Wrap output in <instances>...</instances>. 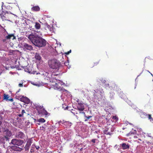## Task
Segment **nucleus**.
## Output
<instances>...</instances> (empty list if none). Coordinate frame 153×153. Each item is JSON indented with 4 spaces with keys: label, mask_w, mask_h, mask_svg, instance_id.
Instances as JSON below:
<instances>
[{
    "label": "nucleus",
    "mask_w": 153,
    "mask_h": 153,
    "mask_svg": "<svg viewBox=\"0 0 153 153\" xmlns=\"http://www.w3.org/2000/svg\"><path fill=\"white\" fill-rule=\"evenodd\" d=\"M30 151L31 152H34V151L33 149H32L30 150Z\"/></svg>",
    "instance_id": "58836bf2"
},
{
    "label": "nucleus",
    "mask_w": 153,
    "mask_h": 153,
    "mask_svg": "<svg viewBox=\"0 0 153 153\" xmlns=\"http://www.w3.org/2000/svg\"><path fill=\"white\" fill-rule=\"evenodd\" d=\"M1 132V128H0V132Z\"/></svg>",
    "instance_id": "09e8293b"
},
{
    "label": "nucleus",
    "mask_w": 153,
    "mask_h": 153,
    "mask_svg": "<svg viewBox=\"0 0 153 153\" xmlns=\"http://www.w3.org/2000/svg\"><path fill=\"white\" fill-rule=\"evenodd\" d=\"M149 73H150L153 76V75H152V74L149 71H147Z\"/></svg>",
    "instance_id": "79ce46f5"
},
{
    "label": "nucleus",
    "mask_w": 153,
    "mask_h": 153,
    "mask_svg": "<svg viewBox=\"0 0 153 153\" xmlns=\"http://www.w3.org/2000/svg\"><path fill=\"white\" fill-rule=\"evenodd\" d=\"M40 10V7L38 6H35L31 8V10L34 11H38Z\"/></svg>",
    "instance_id": "aec40b11"
},
{
    "label": "nucleus",
    "mask_w": 153,
    "mask_h": 153,
    "mask_svg": "<svg viewBox=\"0 0 153 153\" xmlns=\"http://www.w3.org/2000/svg\"><path fill=\"white\" fill-rule=\"evenodd\" d=\"M35 58L36 59L39 61L41 60V57L39 54L36 53L35 55Z\"/></svg>",
    "instance_id": "5701e85b"
},
{
    "label": "nucleus",
    "mask_w": 153,
    "mask_h": 153,
    "mask_svg": "<svg viewBox=\"0 0 153 153\" xmlns=\"http://www.w3.org/2000/svg\"><path fill=\"white\" fill-rule=\"evenodd\" d=\"M96 140V139H93L91 140V141L93 143H95Z\"/></svg>",
    "instance_id": "f704fd0d"
},
{
    "label": "nucleus",
    "mask_w": 153,
    "mask_h": 153,
    "mask_svg": "<svg viewBox=\"0 0 153 153\" xmlns=\"http://www.w3.org/2000/svg\"><path fill=\"white\" fill-rule=\"evenodd\" d=\"M60 153V152H59V153Z\"/></svg>",
    "instance_id": "864d4df0"
},
{
    "label": "nucleus",
    "mask_w": 153,
    "mask_h": 153,
    "mask_svg": "<svg viewBox=\"0 0 153 153\" xmlns=\"http://www.w3.org/2000/svg\"><path fill=\"white\" fill-rule=\"evenodd\" d=\"M80 113H83V114H85V113L84 112H80Z\"/></svg>",
    "instance_id": "37998d69"
},
{
    "label": "nucleus",
    "mask_w": 153,
    "mask_h": 153,
    "mask_svg": "<svg viewBox=\"0 0 153 153\" xmlns=\"http://www.w3.org/2000/svg\"><path fill=\"white\" fill-rule=\"evenodd\" d=\"M114 129L111 127L110 129L107 128L103 131V133L106 135H111L112 134V132L114 131Z\"/></svg>",
    "instance_id": "f8f14e48"
},
{
    "label": "nucleus",
    "mask_w": 153,
    "mask_h": 153,
    "mask_svg": "<svg viewBox=\"0 0 153 153\" xmlns=\"http://www.w3.org/2000/svg\"><path fill=\"white\" fill-rule=\"evenodd\" d=\"M5 40H6V39H3V41L4 42Z\"/></svg>",
    "instance_id": "49530a36"
},
{
    "label": "nucleus",
    "mask_w": 153,
    "mask_h": 153,
    "mask_svg": "<svg viewBox=\"0 0 153 153\" xmlns=\"http://www.w3.org/2000/svg\"><path fill=\"white\" fill-rule=\"evenodd\" d=\"M125 128H123V130H124V129Z\"/></svg>",
    "instance_id": "8fccbe9b"
},
{
    "label": "nucleus",
    "mask_w": 153,
    "mask_h": 153,
    "mask_svg": "<svg viewBox=\"0 0 153 153\" xmlns=\"http://www.w3.org/2000/svg\"><path fill=\"white\" fill-rule=\"evenodd\" d=\"M111 117L113 119V121H114L115 122H116L118 120V117H117L116 116H112Z\"/></svg>",
    "instance_id": "a878e982"
},
{
    "label": "nucleus",
    "mask_w": 153,
    "mask_h": 153,
    "mask_svg": "<svg viewBox=\"0 0 153 153\" xmlns=\"http://www.w3.org/2000/svg\"><path fill=\"white\" fill-rule=\"evenodd\" d=\"M112 86L113 87L112 88V89L113 90H114L115 88H117V86L116 85H115V84H112Z\"/></svg>",
    "instance_id": "c756f323"
},
{
    "label": "nucleus",
    "mask_w": 153,
    "mask_h": 153,
    "mask_svg": "<svg viewBox=\"0 0 153 153\" xmlns=\"http://www.w3.org/2000/svg\"><path fill=\"white\" fill-rule=\"evenodd\" d=\"M7 141L6 139L4 138V136L2 137H0V143H4Z\"/></svg>",
    "instance_id": "b1692460"
},
{
    "label": "nucleus",
    "mask_w": 153,
    "mask_h": 153,
    "mask_svg": "<svg viewBox=\"0 0 153 153\" xmlns=\"http://www.w3.org/2000/svg\"><path fill=\"white\" fill-rule=\"evenodd\" d=\"M3 100L6 101H9L11 102H13V98L10 97L8 95L5 94L3 95Z\"/></svg>",
    "instance_id": "ddd939ff"
},
{
    "label": "nucleus",
    "mask_w": 153,
    "mask_h": 153,
    "mask_svg": "<svg viewBox=\"0 0 153 153\" xmlns=\"http://www.w3.org/2000/svg\"><path fill=\"white\" fill-rule=\"evenodd\" d=\"M60 62L55 59H53L49 61L48 65L49 67L53 69L58 70L59 68Z\"/></svg>",
    "instance_id": "7ed1b4c3"
},
{
    "label": "nucleus",
    "mask_w": 153,
    "mask_h": 153,
    "mask_svg": "<svg viewBox=\"0 0 153 153\" xmlns=\"http://www.w3.org/2000/svg\"><path fill=\"white\" fill-rule=\"evenodd\" d=\"M12 14L9 11L3 10L1 13L0 14L1 18L3 20H6L9 19L8 14Z\"/></svg>",
    "instance_id": "39448f33"
},
{
    "label": "nucleus",
    "mask_w": 153,
    "mask_h": 153,
    "mask_svg": "<svg viewBox=\"0 0 153 153\" xmlns=\"http://www.w3.org/2000/svg\"><path fill=\"white\" fill-rule=\"evenodd\" d=\"M85 117H86L87 119H89L91 117H92L91 116H88V117L85 116Z\"/></svg>",
    "instance_id": "c9c22d12"
},
{
    "label": "nucleus",
    "mask_w": 153,
    "mask_h": 153,
    "mask_svg": "<svg viewBox=\"0 0 153 153\" xmlns=\"http://www.w3.org/2000/svg\"><path fill=\"white\" fill-rule=\"evenodd\" d=\"M25 71H26L31 74H36V71L33 70V68L32 66H29L28 67L27 66L26 68L25 69Z\"/></svg>",
    "instance_id": "9b49d317"
},
{
    "label": "nucleus",
    "mask_w": 153,
    "mask_h": 153,
    "mask_svg": "<svg viewBox=\"0 0 153 153\" xmlns=\"http://www.w3.org/2000/svg\"><path fill=\"white\" fill-rule=\"evenodd\" d=\"M148 118L150 120V119H152V117H151V114H148Z\"/></svg>",
    "instance_id": "473e14b6"
},
{
    "label": "nucleus",
    "mask_w": 153,
    "mask_h": 153,
    "mask_svg": "<svg viewBox=\"0 0 153 153\" xmlns=\"http://www.w3.org/2000/svg\"><path fill=\"white\" fill-rule=\"evenodd\" d=\"M19 86L20 87H22L23 86L22 83H20L19 84Z\"/></svg>",
    "instance_id": "72a5a7b5"
},
{
    "label": "nucleus",
    "mask_w": 153,
    "mask_h": 153,
    "mask_svg": "<svg viewBox=\"0 0 153 153\" xmlns=\"http://www.w3.org/2000/svg\"><path fill=\"white\" fill-rule=\"evenodd\" d=\"M3 134L4 138L6 139L7 141H9L10 137L12 135V133L8 129H6L3 131Z\"/></svg>",
    "instance_id": "423d86ee"
},
{
    "label": "nucleus",
    "mask_w": 153,
    "mask_h": 153,
    "mask_svg": "<svg viewBox=\"0 0 153 153\" xmlns=\"http://www.w3.org/2000/svg\"><path fill=\"white\" fill-rule=\"evenodd\" d=\"M152 81H153V80H152Z\"/></svg>",
    "instance_id": "5fc2aeb1"
},
{
    "label": "nucleus",
    "mask_w": 153,
    "mask_h": 153,
    "mask_svg": "<svg viewBox=\"0 0 153 153\" xmlns=\"http://www.w3.org/2000/svg\"><path fill=\"white\" fill-rule=\"evenodd\" d=\"M121 147L123 149H126L129 148V145L123 143L121 144Z\"/></svg>",
    "instance_id": "6ab92c4d"
},
{
    "label": "nucleus",
    "mask_w": 153,
    "mask_h": 153,
    "mask_svg": "<svg viewBox=\"0 0 153 153\" xmlns=\"http://www.w3.org/2000/svg\"><path fill=\"white\" fill-rule=\"evenodd\" d=\"M24 143L23 140L16 139H13L11 140V143L14 145L21 146Z\"/></svg>",
    "instance_id": "0eeeda50"
},
{
    "label": "nucleus",
    "mask_w": 153,
    "mask_h": 153,
    "mask_svg": "<svg viewBox=\"0 0 153 153\" xmlns=\"http://www.w3.org/2000/svg\"><path fill=\"white\" fill-rule=\"evenodd\" d=\"M71 112H72V113H73V111H72H72H71Z\"/></svg>",
    "instance_id": "603ef678"
},
{
    "label": "nucleus",
    "mask_w": 153,
    "mask_h": 153,
    "mask_svg": "<svg viewBox=\"0 0 153 153\" xmlns=\"http://www.w3.org/2000/svg\"><path fill=\"white\" fill-rule=\"evenodd\" d=\"M99 61H98L96 62H94V65L93 66L97 65V64H99Z\"/></svg>",
    "instance_id": "2f4dec72"
},
{
    "label": "nucleus",
    "mask_w": 153,
    "mask_h": 153,
    "mask_svg": "<svg viewBox=\"0 0 153 153\" xmlns=\"http://www.w3.org/2000/svg\"><path fill=\"white\" fill-rule=\"evenodd\" d=\"M24 113H25V111L24 110H22L21 113L18 114V116L19 117H23L24 114Z\"/></svg>",
    "instance_id": "cd10ccee"
},
{
    "label": "nucleus",
    "mask_w": 153,
    "mask_h": 153,
    "mask_svg": "<svg viewBox=\"0 0 153 153\" xmlns=\"http://www.w3.org/2000/svg\"><path fill=\"white\" fill-rule=\"evenodd\" d=\"M47 27L48 28H49V29L50 30H51V27L49 26V25H48Z\"/></svg>",
    "instance_id": "e433bc0d"
},
{
    "label": "nucleus",
    "mask_w": 153,
    "mask_h": 153,
    "mask_svg": "<svg viewBox=\"0 0 153 153\" xmlns=\"http://www.w3.org/2000/svg\"><path fill=\"white\" fill-rule=\"evenodd\" d=\"M15 37L13 34H10L7 36L6 37V38L7 39H14Z\"/></svg>",
    "instance_id": "412c9836"
},
{
    "label": "nucleus",
    "mask_w": 153,
    "mask_h": 153,
    "mask_svg": "<svg viewBox=\"0 0 153 153\" xmlns=\"http://www.w3.org/2000/svg\"><path fill=\"white\" fill-rule=\"evenodd\" d=\"M32 143V140L31 139H29L27 141V143L26 144L30 146Z\"/></svg>",
    "instance_id": "bb28decb"
},
{
    "label": "nucleus",
    "mask_w": 153,
    "mask_h": 153,
    "mask_svg": "<svg viewBox=\"0 0 153 153\" xmlns=\"http://www.w3.org/2000/svg\"><path fill=\"white\" fill-rule=\"evenodd\" d=\"M82 148H81L80 149V151H82Z\"/></svg>",
    "instance_id": "a18cd8bd"
},
{
    "label": "nucleus",
    "mask_w": 153,
    "mask_h": 153,
    "mask_svg": "<svg viewBox=\"0 0 153 153\" xmlns=\"http://www.w3.org/2000/svg\"><path fill=\"white\" fill-rule=\"evenodd\" d=\"M62 123V124L63 123H62V122L61 121H59V124H60V123Z\"/></svg>",
    "instance_id": "a19ab883"
},
{
    "label": "nucleus",
    "mask_w": 153,
    "mask_h": 153,
    "mask_svg": "<svg viewBox=\"0 0 153 153\" xmlns=\"http://www.w3.org/2000/svg\"><path fill=\"white\" fill-rule=\"evenodd\" d=\"M24 49L25 50H27L31 51L33 49V48L32 46L27 43H25L23 46Z\"/></svg>",
    "instance_id": "4468645a"
},
{
    "label": "nucleus",
    "mask_w": 153,
    "mask_h": 153,
    "mask_svg": "<svg viewBox=\"0 0 153 153\" xmlns=\"http://www.w3.org/2000/svg\"><path fill=\"white\" fill-rule=\"evenodd\" d=\"M28 38L36 47L41 48L46 45L47 42L45 40L38 35L32 33L29 35Z\"/></svg>",
    "instance_id": "f257e3e1"
},
{
    "label": "nucleus",
    "mask_w": 153,
    "mask_h": 153,
    "mask_svg": "<svg viewBox=\"0 0 153 153\" xmlns=\"http://www.w3.org/2000/svg\"><path fill=\"white\" fill-rule=\"evenodd\" d=\"M2 122H1L0 120V126Z\"/></svg>",
    "instance_id": "c03bdc74"
},
{
    "label": "nucleus",
    "mask_w": 153,
    "mask_h": 153,
    "mask_svg": "<svg viewBox=\"0 0 153 153\" xmlns=\"http://www.w3.org/2000/svg\"><path fill=\"white\" fill-rule=\"evenodd\" d=\"M44 76H46V79L48 80L50 82H51L53 83V79L54 76L55 75L52 74L51 73L47 72H44L42 74Z\"/></svg>",
    "instance_id": "20e7f679"
},
{
    "label": "nucleus",
    "mask_w": 153,
    "mask_h": 153,
    "mask_svg": "<svg viewBox=\"0 0 153 153\" xmlns=\"http://www.w3.org/2000/svg\"><path fill=\"white\" fill-rule=\"evenodd\" d=\"M78 109L80 111H83L85 109L83 104L81 102H79L77 106Z\"/></svg>",
    "instance_id": "2eb2a0df"
},
{
    "label": "nucleus",
    "mask_w": 153,
    "mask_h": 153,
    "mask_svg": "<svg viewBox=\"0 0 153 153\" xmlns=\"http://www.w3.org/2000/svg\"><path fill=\"white\" fill-rule=\"evenodd\" d=\"M35 27L37 29H39L41 27V25L38 22H36L35 23Z\"/></svg>",
    "instance_id": "4be33fe9"
},
{
    "label": "nucleus",
    "mask_w": 153,
    "mask_h": 153,
    "mask_svg": "<svg viewBox=\"0 0 153 153\" xmlns=\"http://www.w3.org/2000/svg\"><path fill=\"white\" fill-rule=\"evenodd\" d=\"M20 100L21 101L27 104L29 103L30 101V100L28 98L24 96L20 98Z\"/></svg>",
    "instance_id": "dca6fc26"
},
{
    "label": "nucleus",
    "mask_w": 153,
    "mask_h": 153,
    "mask_svg": "<svg viewBox=\"0 0 153 153\" xmlns=\"http://www.w3.org/2000/svg\"><path fill=\"white\" fill-rule=\"evenodd\" d=\"M127 136H131L132 137H133L134 139H138V140H139L141 141V139L140 138L141 137V134H134V133L132 132H130L128 134H126Z\"/></svg>",
    "instance_id": "9d476101"
},
{
    "label": "nucleus",
    "mask_w": 153,
    "mask_h": 153,
    "mask_svg": "<svg viewBox=\"0 0 153 153\" xmlns=\"http://www.w3.org/2000/svg\"><path fill=\"white\" fill-rule=\"evenodd\" d=\"M30 146L28 145L27 144H26L25 147V151L28 150Z\"/></svg>",
    "instance_id": "c85d7f7f"
},
{
    "label": "nucleus",
    "mask_w": 153,
    "mask_h": 153,
    "mask_svg": "<svg viewBox=\"0 0 153 153\" xmlns=\"http://www.w3.org/2000/svg\"><path fill=\"white\" fill-rule=\"evenodd\" d=\"M16 137L19 138H23L25 136L24 134L22 131H20L16 134Z\"/></svg>",
    "instance_id": "f3484780"
},
{
    "label": "nucleus",
    "mask_w": 153,
    "mask_h": 153,
    "mask_svg": "<svg viewBox=\"0 0 153 153\" xmlns=\"http://www.w3.org/2000/svg\"><path fill=\"white\" fill-rule=\"evenodd\" d=\"M87 120H85V121H87Z\"/></svg>",
    "instance_id": "3c124183"
},
{
    "label": "nucleus",
    "mask_w": 153,
    "mask_h": 153,
    "mask_svg": "<svg viewBox=\"0 0 153 153\" xmlns=\"http://www.w3.org/2000/svg\"><path fill=\"white\" fill-rule=\"evenodd\" d=\"M37 121L39 123H44L45 121V120L43 118H40L37 120Z\"/></svg>",
    "instance_id": "393cba45"
},
{
    "label": "nucleus",
    "mask_w": 153,
    "mask_h": 153,
    "mask_svg": "<svg viewBox=\"0 0 153 153\" xmlns=\"http://www.w3.org/2000/svg\"><path fill=\"white\" fill-rule=\"evenodd\" d=\"M23 146H22V148L18 147L16 146H12V149L14 150L20 152L23 149Z\"/></svg>",
    "instance_id": "a211bd4d"
},
{
    "label": "nucleus",
    "mask_w": 153,
    "mask_h": 153,
    "mask_svg": "<svg viewBox=\"0 0 153 153\" xmlns=\"http://www.w3.org/2000/svg\"><path fill=\"white\" fill-rule=\"evenodd\" d=\"M71 51L70 50L69 51L65 53V54L66 55H68L71 52Z\"/></svg>",
    "instance_id": "7c9ffc66"
},
{
    "label": "nucleus",
    "mask_w": 153,
    "mask_h": 153,
    "mask_svg": "<svg viewBox=\"0 0 153 153\" xmlns=\"http://www.w3.org/2000/svg\"><path fill=\"white\" fill-rule=\"evenodd\" d=\"M1 7L3 10H7L8 11L12 8V7L9 4L6 3L4 5L3 2H2Z\"/></svg>",
    "instance_id": "1a4fd4ad"
},
{
    "label": "nucleus",
    "mask_w": 153,
    "mask_h": 153,
    "mask_svg": "<svg viewBox=\"0 0 153 153\" xmlns=\"http://www.w3.org/2000/svg\"><path fill=\"white\" fill-rule=\"evenodd\" d=\"M56 82L54 81V82L52 83L51 85L53 86L54 88L55 89H57L61 91V92L64 94H68V91L62 87V85L59 81H57L56 80Z\"/></svg>",
    "instance_id": "f03ea898"
},
{
    "label": "nucleus",
    "mask_w": 153,
    "mask_h": 153,
    "mask_svg": "<svg viewBox=\"0 0 153 153\" xmlns=\"http://www.w3.org/2000/svg\"><path fill=\"white\" fill-rule=\"evenodd\" d=\"M40 107H37L36 109L38 111V112L39 114H42V115L46 116L48 114V113L45 109L41 108Z\"/></svg>",
    "instance_id": "6e6552de"
},
{
    "label": "nucleus",
    "mask_w": 153,
    "mask_h": 153,
    "mask_svg": "<svg viewBox=\"0 0 153 153\" xmlns=\"http://www.w3.org/2000/svg\"><path fill=\"white\" fill-rule=\"evenodd\" d=\"M79 100H78L77 101V102H79Z\"/></svg>",
    "instance_id": "de8ad7c7"
},
{
    "label": "nucleus",
    "mask_w": 153,
    "mask_h": 153,
    "mask_svg": "<svg viewBox=\"0 0 153 153\" xmlns=\"http://www.w3.org/2000/svg\"><path fill=\"white\" fill-rule=\"evenodd\" d=\"M68 106H66V107L65 108H64V109L65 110L68 109Z\"/></svg>",
    "instance_id": "ea45409f"
},
{
    "label": "nucleus",
    "mask_w": 153,
    "mask_h": 153,
    "mask_svg": "<svg viewBox=\"0 0 153 153\" xmlns=\"http://www.w3.org/2000/svg\"><path fill=\"white\" fill-rule=\"evenodd\" d=\"M35 147L37 149H38L39 148V146H36Z\"/></svg>",
    "instance_id": "4c0bfd02"
}]
</instances>
